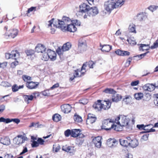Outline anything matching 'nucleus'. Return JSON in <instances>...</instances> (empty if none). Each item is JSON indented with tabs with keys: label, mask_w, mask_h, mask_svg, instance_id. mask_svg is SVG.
Returning <instances> with one entry per match:
<instances>
[{
	"label": "nucleus",
	"mask_w": 158,
	"mask_h": 158,
	"mask_svg": "<svg viewBox=\"0 0 158 158\" xmlns=\"http://www.w3.org/2000/svg\"><path fill=\"white\" fill-rule=\"evenodd\" d=\"M72 22L71 19L69 17L64 16L61 20H57L53 23L54 27L61 29L63 31H67L74 32L77 30L75 25L70 23Z\"/></svg>",
	"instance_id": "f257e3e1"
},
{
	"label": "nucleus",
	"mask_w": 158,
	"mask_h": 158,
	"mask_svg": "<svg viewBox=\"0 0 158 158\" xmlns=\"http://www.w3.org/2000/svg\"><path fill=\"white\" fill-rule=\"evenodd\" d=\"M125 1L123 0H108L105 2L104 4L105 9L107 11L110 12L114 9L121 7Z\"/></svg>",
	"instance_id": "f03ea898"
},
{
	"label": "nucleus",
	"mask_w": 158,
	"mask_h": 158,
	"mask_svg": "<svg viewBox=\"0 0 158 158\" xmlns=\"http://www.w3.org/2000/svg\"><path fill=\"white\" fill-rule=\"evenodd\" d=\"M113 121L111 119H107L104 120L103 121L102 126V129L107 131L113 128L115 131H120L122 128H120V127H119L118 126L113 124Z\"/></svg>",
	"instance_id": "7ed1b4c3"
},
{
	"label": "nucleus",
	"mask_w": 158,
	"mask_h": 158,
	"mask_svg": "<svg viewBox=\"0 0 158 158\" xmlns=\"http://www.w3.org/2000/svg\"><path fill=\"white\" fill-rule=\"evenodd\" d=\"M129 119L124 115H121L115 118V122L118 125L122 127H126L128 128Z\"/></svg>",
	"instance_id": "20e7f679"
},
{
	"label": "nucleus",
	"mask_w": 158,
	"mask_h": 158,
	"mask_svg": "<svg viewBox=\"0 0 158 158\" xmlns=\"http://www.w3.org/2000/svg\"><path fill=\"white\" fill-rule=\"evenodd\" d=\"M99 13V11L97 8L96 7H89V9L88 10L87 14H85L84 16L85 19L87 18V16L94 17L97 15Z\"/></svg>",
	"instance_id": "39448f33"
},
{
	"label": "nucleus",
	"mask_w": 158,
	"mask_h": 158,
	"mask_svg": "<svg viewBox=\"0 0 158 158\" xmlns=\"http://www.w3.org/2000/svg\"><path fill=\"white\" fill-rule=\"evenodd\" d=\"M27 139H28L25 135H18L13 139V142L15 144L19 145L24 143Z\"/></svg>",
	"instance_id": "423d86ee"
},
{
	"label": "nucleus",
	"mask_w": 158,
	"mask_h": 158,
	"mask_svg": "<svg viewBox=\"0 0 158 158\" xmlns=\"http://www.w3.org/2000/svg\"><path fill=\"white\" fill-rule=\"evenodd\" d=\"M20 54L17 50L13 51L11 53H7L6 54V58L7 59L12 58L16 60L17 58L19 56Z\"/></svg>",
	"instance_id": "0eeeda50"
},
{
	"label": "nucleus",
	"mask_w": 158,
	"mask_h": 158,
	"mask_svg": "<svg viewBox=\"0 0 158 158\" xmlns=\"http://www.w3.org/2000/svg\"><path fill=\"white\" fill-rule=\"evenodd\" d=\"M35 51L38 53H43L46 52V48L45 47L41 44H38L35 48Z\"/></svg>",
	"instance_id": "6e6552de"
},
{
	"label": "nucleus",
	"mask_w": 158,
	"mask_h": 158,
	"mask_svg": "<svg viewBox=\"0 0 158 158\" xmlns=\"http://www.w3.org/2000/svg\"><path fill=\"white\" fill-rule=\"evenodd\" d=\"M156 84H147L143 87V88L144 90L152 92L156 88Z\"/></svg>",
	"instance_id": "1a4fd4ad"
},
{
	"label": "nucleus",
	"mask_w": 158,
	"mask_h": 158,
	"mask_svg": "<svg viewBox=\"0 0 158 158\" xmlns=\"http://www.w3.org/2000/svg\"><path fill=\"white\" fill-rule=\"evenodd\" d=\"M79 12L82 13H84L87 14L88 10L89 9L90 6L86 3H83L80 5Z\"/></svg>",
	"instance_id": "9d476101"
},
{
	"label": "nucleus",
	"mask_w": 158,
	"mask_h": 158,
	"mask_svg": "<svg viewBox=\"0 0 158 158\" xmlns=\"http://www.w3.org/2000/svg\"><path fill=\"white\" fill-rule=\"evenodd\" d=\"M102 138L101 137L98 136L94 138L93 139V142L94 143L95 146L98 148H100L101 146L102 142L101 140Z\"/></svg>",
	"instance_id": "9b49d317"
},
{
	"label": "nucleus",
	"mask_w": 158,
	"mask_h": 158,
	"mask_svg": "<svg viewBox=\"0 0 158 158\" xmlns=\"http://www.w3.org/2000/svg\"><path fill=\"white\" fill-rule=\"evenodd\" d=\"M61 110L64 113H69L71 110L72 107L69 104H65L61 106Z\"/></svg>",
	"instance_id": "f8f14e48"
},
{
	"label": "nucleus",
	"mask_w": 158,
	"mask_h": 158,
	"mask_svg": "<svg viewBox=\"0 0 158 158\" xmlns=\"http://www.w3.org/2000/svg\"><path fill=\"white\" fill-rule=\"evenodd\" d=\"M38 84L39 83L37 82L27 81L26 85L28 89H33L36 88Z\"/></svg>",
	"instance_id": "ddd939ff"
},
{
	"label": "nucleus",
	"mask_w": 158,
	"mask_h": 158,
	"mask_svg": "<svg viewBox=\"0 0 158 158\" xmlns=\"http://www.w3.org/2000/svg\"><path fill=\"white\" fill-rule=\"evenodd\" d=\"M101 101V100H98L93 105V107L96 110L99 111L102 109L103 107Z\"/></svg>",
	"instance_id": "4468645a"
},
{
	"label": "nucleus",
	"mask_w": 158,
	"mask_h": 158,
	"mask_svg": "<svg viewBox=\"0 0 158 158\" xmlns=\"http://www.w3.org/2000/svg\"><path fill=\"white\" fill-rule=\"evenodd\" d=\"M47 52L49 58L51 60L53 61L56 59V52L50 49L47 50Z\"/></svg>",
	"instance_id": "2eb2a0df"
},
{
	"label": "nucleus",
	"mask_w": 158,
	"mask_h": 158,
	"mask_svg": "<svg viewBox=\"0 0 158 158\" xmlns=\"http://www.w3.org/2000/svg\"><path fill=\"white\" fill-rule=\"evenodd\" d=\"M0 142L4 145H8L10 143V139L7 137H4L0 139Z\"/></svg>",
	"instance_id": "dca6fc26"
},
{
	"label": "nucleus",
	"mask_w": 158,
	"mask_h": 158,
	"mask_svg": "<svg viewBox=\"0 0 158 158\" xmlns=\"http://www.w3.org/2000/svg\"><path fill=\"white\" fill-rule=\"evenodd\" d=\"M97 119V118L95 115L91 114H89L87 116V120L91 123H94Z\"/></svg>",
	"instance_id": "f3484780"
},
{
	"label": "nucleus",
	"mask_w": 158,
	"mask_h": 158,
	"mask_svg": "<svg viewBox=\"0 0 158 158\" xmlns=\"http://www.w3.org/2000/svg\"><path fill=\"white\" fill-rule=\"evenodd\" d=\"M10 31V34L8 33H6V34L9 37L13 38H14L17 35L18 33V31L16 29H14Z\"/></svg>",
	"instance_id": "a211bd4d"
},
{
	"label": "nucleus",
	"mask_w": 158,
	"mask_h": 158,
	"mask_svg": "<svg viewBox=\"0 0 158 158\" xmlns=\"http://www.w3.org/2000/svg\"><path fill=\"white\" fill-rule=\"evenodd\" d=\"M102 109L104 110H107L110 107L111 103L109 101H105L104 103L102 104Z\"/></svg>",
	"instance_id": "6ab92c4d"
},
{
	"label": "nucleus",
	"mask_w": 158,
	"mask_h": 158,
	"mask_svg": "<svg viewBox=\"0 0 158 158\" xmlns=\"http://www.w3.org/2000/svg\"><path fill=\"white\" fill-rule=\"evenodd\" d=\"M113 94L112 100L113 102H117L121 100L122 97L120 94Z\"/></svg>",
	"instance_id": "aec40b11"
},
{
	"label": "nucleus",
	"mask_w": 158,
	"mask_h": 158,
	"mask_svg": "<svg viewBox=\"0 0 158 158\" xmlns=\"http://www.w3.org/2000/svg\"><path fill=\"white\" fill-rule=\"evenodd\" d=\"M80 129H73L72 130V137H77L80 135Z\"/></svg>",
	"instance_id": "412c9836"
},
{
	"label": "nucleus",
	"mask_w": 158,
	"mask_h": 158,
	"mask_svg": "<svg viewBox=\"0 0 158 158\" xmlns=\"http://www.w3.org/2000/svg\"><path fill=\"white\" fill-rule=\"evenodd\" d=\"M102 46L101 50L103 52H108L111 49L112 46L109 45H104Z\"/></svg>",
	"instance_id": "4be33fe9"
},
{
	"label": "nucleus",
	"mask_w": 158,
	"mask_h": 158,
	"mask_svg": "<svg viewBox=\"0 0 158 158\" xmlns=\"http://www.w3.org/2000/svg\"><path fill=\"white\" fill-rule=\"evenodd\" d=\"M86 44L85 42H79L78 48L79 49L83 51L86 50Z\"/></svg>",
	"instance_id": "5701e85b"
},
{
	"label": "nucleus",
	"mask_w": 158,
	"mask_h": 158,
	"mask_svg": "<svg viewBox=\"0 0 158 158\" xmlns=\"http://www.w3.org/2000/svg\"><path fill=\"white\" fill-rule=\"evenodd\" d=\"M140 45L139 49L140 51L144 52L145 50H148L149 49V44H141Z\"/></svg>",
	"instance_id": "b1692460"
},
{
	"label": "nucleus",
	"mask_w": 158,
	"mask_h": 158,
	"mask_svg": "<svg viewBox=\"0 0 158 158\" xmlns=\"http://www.w3.org/2000/svg\"><path fill=\"white\" fill-rule=\"evenodd\" d=\"M138 144L137 140L135 139L131 140L130 142H129V145L133 148L136 147L138 145Z\"/></svg>",
	"instance_id": "393cba45"
},
{
	"label": "nucleus",
	"mask_w": 158,
	"mask_h": 158,
	"mask_svg": "<svg viewBox=\"0 0 158 158\" xmlns=\"http://www.w3.org/2000/svg\"><path fill=\"white\" fill-rule=\"evenodd\" d=\"M137 17L138 20L141 21L147 18V16L145 15L144 13L142 12L138 14L137 15Z\"/></svg>",
	"instance_id": "a878e982"
},
{
	"label": "nucleus",
	"mask_w": 158,
	"mask_h": 158,
	"mask_svg": "<svg viewBox=\"0 0 158 158\" xmlns=\"http://www.w3.org/2000/svg\"><path fill=\"white\" fill-rule=\"evenodd\" d=\"M71 44L69 42H67V43L64 44L62 47V50L64 51H67L69 50L71 48Z\"/></svg>",
	"instance_id": "bb28decb"
},
{
	"label": "nucleus",
	"mask_w": 158,
	"mask_h": 158,
	"mask_svg": "<svg viewBox=\"0 0 158 158\" xmlns=\"http://www.w3.org/2000/svg\"><path fill=\"white\" fill-rule=\"evenodd\" d=\"M23 97L24 99V101L27 104L29 103V100L31 101L33 98V96L32 95H24Z\"/></svg>",
	"instance_id": "cd10ccee"
},
{
	"label": "nucleus",
	"mask_w": 158,
	"mask_h": 158,
	"mask_svg": "<svg viewBox=\"0 0 158 158\" xmlns=\"http://www.w3.org/2000/svg\"><path fill=\"white\" fill-rule=\"evenodd\" d=\"M134 96L136 99L139 100L143 98V94L141 92L135 94Z\"/></svg>",
	"instance_id": "c85d7f7f"
},
{
	"label": "nucleus",
	"mask_w": 158,
	"mask_h": 158,
	"mask_svg": "<svg viewBox=\"0 0 158 158\" xmlns=\"http://www.w3.org/2000/svg\"><path fill=\"white\" fill-rule=\"evenodd\" d=\"M103 92L106 94H114L116 93V92L114 89L111 88H107Z\"/></svg>",
	"instance_id": "c756f323"
},
{
	"label": "nucleus",
	"mask_w": 158,
	"mask_h": 158,
	"mask_svg": "<svg viewBox=\"0 0 158 158\" xmlns=\"http://www.w3.org/2000/svg\"><path fill=\"white\" fill-rule=\"evenodd\" d=\"M128 30L130 32H133L135 33H136L135 26L134 24H132L130 25L129 27Z\"/></svg>",
	"instance_id": "7c9ffc66"
},
{
	"label": "nucleus",
	"mask_w": 158,
	"mask_h": 158,
	"mask_svg": "<svg viewBox=\"0 0 158 158\" xmlns=\"http://www.w3.org/2000/svg\"><path fill=\"white\" fill-rule=\"evenodd\" d=\"M119 142L120 144L124 147H127L129 144V142L126 140L120 139Z\"/></svg>",
	"instance_id": "2f4dec72"
},
{
	"label": "nucleus",
	"mask_w": 158,
	"mask_h": 158,
	"mask_svg": "<svg viewBox=\"0 0 158 158\" xmlns=\"http://www.w3.org/2000/svg\"><path fill=\"white\" fill-rule=\"evenodd\" d=\"M52 118L54 121L57 122L60 120V116L58 114H56L52 116Z\"/></svg>",
	"instance_id": "473e14b6"
},
{
	"label": "nucleus",
	"mask_w": 158,
	"mask_h": 158,
	"mask_svg": "<svg viewBox=\"0 0 158 158\" xmlns=\"http://www.w3.org/2000/svg\"><path fill=\"white\" fill-rule=\"evenodd\" d=\"M43 53L44 54L42 55V59L44 61L48 60L49 58L48 52H44Z\"/></svg>",
	"instance_id": "72a5a7b5"
},
{
	"label": "nucleus",
	"mask_w": 158,
	"mask_h": 158,
	"mask_svg": "<svg viewBox=\"0 0 158 158\" xmlns=\"http://www.w3.org/2000/svg\"><path fill=\"white\" fill-rule=\"evenodd\" d=\"M63 150L67 152H69L70 153H73L74 152L73 148L69 146L67 147L65 149L63 148Z\"/></svg>",
	"instance_id": "f704fd0d"
},
{
	"label": "nucleus",
	"mask_w": 158,
	"mask_h": 158,
	"mask_svg": "<svg viewBox=\"0 0 158 158\" xmlns=\"http://www.w3.org/2000/svg\"><path fill=\"white\" fill-rule=\"evenodd\" d=\"M127 41L131 45H135L136 44V42L133 37H131L127 39Z\"/></svg>",
	"instance_id": "c9c22d12"
},
{
	"label": "nucleus",
	"mask_w": 158,
	"mask_h": 158,
	"mask_svg": "<svg viewBox=\"0 0 158 158\" xmlns=\"http://www.w3.org/2000/svg\"><path fill=\"white\" fill-rule=\"evenodd\" d=\"M74 119L75 121L77 122H81L82 121L81 117L78 115H74Z\"/></svg>",
	"instance_id": "e433bc0d"
},
{
	"label": "nucleus",
	"mask_w": 158,
	"mask_h": 158,
	"mask_svg": "<svg viewBox=\"0 0 158 158\" xmlns=\"http://www.w3.org/2000/svg\"><path fill=\"white\" fill-rule=\"evenodd\" d=\"M25 52L27 56H31L34 54L35 51L33 50H27L25 51Z\"/></svg>",
	"instance_id": "4c0bfd02"
},
{
	"label": "nucleus",
	"mask_w": 158,
	"mask_h": 158,
	"mask_svg": "<svg viewBox=\"0 0 158 158\" xmlns=\"http://www.w3.org/2000/svg\"><path fill=\"white\" fill-rule=\"evenodd\" d=\"M1 85L5 87H10L11 86V84L6 81H2L1 83Z\"/></svg>",
	"instance_id": "58836bf2"
},
{
	"label": "nucleus",
	"mask_w": 158,
	"mask_h": 158,
	"mask_svg": "<svg viewBox=\"0 0 158 158\" xmlns=\"http://www.w3.org/2000/svg\"><path fill=\"white\" fill-rule=\"evenodd\" d=\"M36 7H33L32 6L30 7V8H29L28 9L27 12V13L26 14L27 15V16H28V14L30 13L31 12H32L33 11H35L36 10Z\"/></svg>",
	"instance_id": "ea45409f"
},
{
	"label": "nucleus",
	"mask_w": 158,
	"mask_h": 158,
	"mask_svg": "<svg viewBox=\"0 0 158 158\" xmlns=\"http://www.w3.org/2000/svg\"><path fill=\"white\" fill-rule=\"evenodd\" d=\"M152 126V125H148L146 126H145L144 127V128H143V130H144L146 131H143L141 132V133H148V131L150 129V127Z\"/></svg>",
	"instance_id": "a19ab883"
},
{
	"label": "nucleus",
	"mask_w": 158,
	"mask_h": 158,
	"mask_svg": "<svg viewBox=\"0 0 158 158\" xmlns=\"http://www.w3.org/2000/svg\"><path fill=\"white\" fill-rule=\"evenodd\" d=\"M64 135L66 137H68L70 135L72 136V130L68 129L64 131Z\"/></svg>",
	"instance_id": "79ce46f5"
},
{
	"label": "nucleus",
	"mask_w": 158,
	"mask_h": 158,
	"mask_svg": "<svg viewBox=\"0 0 158 158\" xmlns=\"http://www.w3.org/2000/svg\"><path fill=\"white\" fill-rule=\"evenodd\" d=\"M9 118H5L3 117L0 118V122H3L6 123H9Z\"/></svg>",
	"instance_id": "37998d69"
},
{
	"label": "nucleus",
	"mask_w": 158,
	"mask_h": 158,
	"mask_svg": "<svg viewBox=\"0 0 158 158\" xmlns=\"http://www.w3.org/2000/svg\"><path fill=\"white\" fill-rule=\"evenodd\" d=\"M12 122H13L14 123L18 124L20 122V120L18 118H9V123Z\"/></svg>",
	"instance_id": "c03bdc74"
},
{
	"label": "nucleus",
	"mask_w": 158,
	"mask_h": 158,
	"mask_svg": "<svg viewBox=\"0 0 158 158\" xmlns=\"http://www.w3.org/2000/svg\"><path fill=\"white\" fill-rule=\"evenodd\" d=\"M158 8V6H151L148 7V9L151 11L153 12L154 11L156 10Z\"/></svg>",
	"instance_id": "a18cd8bd"
},
{
	"label": "nucleus",
	"mask_w": 158,
	"mask_h": 158,
	"mask_svg": "<svg viewBox=\"0 0 158 158\" xmlns=\"http://www.w3.org/2000/svg\"><path fill=\"white\" fill-rule=\"evenodd\" d=\"M23 78L25 81H27L28 80H31V77L26 75H23Z\"/></svg>",
	"instance_id": "49530a36"
},
{
	"label": "nucleus",
	"mask_w": 158,
	"mask_h": 158,
	"mask_svg": "<svg viewBox=\"0 0 158 158\" xmlns=\"http://www.w3.org/2000/svg\"><path fill=\"white\" fill-rule=\"evenodd\" d=\"M158 47V40L157 39L156 40V42L153 44V45L151 46L150 48L152 49H153L156 48Z\"/></svg>",
	"instance_id": "de8ad7c7"
},
{
	"label": "nucleus",
	"mask_w": 158,
	"mask_h": 158,
	"mask_svg": "<svg viewBox=\"0 0 158 158\" xmlns=\"http://www.w3.org/2000/svg\"><path fill=\"white\" fill-rule=\"evenodd\" d=\"M148 52H149L148 51L147 52H145L144 53L140 55H138L136 56H135V57H138L139 58V59H142L143 58Z\"/></svg>",
	"instance_id": "09e8293b"
},
{
	"label": "nucleus",
	"mask_w": 158,
	"mask_h": 158,
	"mask_svg": "<svg viewBox=\"0 0 158 158\" xmlns=\"http://www.w3.org/2000/svg\"><path fill=\"white\" fill-rule=\"evenodd\" d=\"M56 52L57 54L60 55H62L63 53V52H64L62 50V48L61 49L60 47H59L56 50Z\"/></svg>",
	"instance_id": "8fccbe9b"
},
{
	"label": "nucleus",
	"mask_w": 158,
	"mask_h": 158,
	"mask_svg": "<svg viewBox=\"0 0 158 158\" xmlns=\"http://www.w3.org/2000/svg\"><path fill=\"white\" fill-rule=\"evenodd\" d=\"M72 23L74 25L77 26H80L81 25L80 22L77 20L76 19L75 20H73V21H72Z\"/></svg>",
	"instance_id": "3c124183"
},
{
	"label": "nucleus",
	"mask_w": 158,
	"mask_h": 158,
	"mask_svg": "<svg viewBox=\"0 0 158 158\" xmlns=\"http://www.w3.org/2000/svg\"><path fill=\"white\" fill-rule=\"evenodd\" d=\"M88 102V100L86 99H83L81 100H80L79 102L83 105L86 104Z\"/></svg>",
	"instance_id": "603ef678"
},
{
	"label": "nucleus",
	"mask_w": 158,
	"mask_h": 158,
	"mask_svg": "<svg viewBox=\"0 0 158 158\" xmlns=\"http://www.w3.org/2000/svg\"><path fill=\"white\" fill-rule=\"evenodd\" d=\"M39 144L38 142L34 141L31 144V146L33 148L39 146Z\"/></svg>",
	"instance_id": "864d4df0"
},
{
	"label": "nucleus",
	"mask_w": 158,
	"mask_h": 158,
	"mask_svg": "<svg viewBox=\"0 0 158 158\" xmlns=\"http://www.w3.org/2000/svg\"><path fill=\"white\" fill-rule=\"evenodd\" d=\"M115 52L117 55H118L123 56V50L120 49H118L115 51Z\"/></svg>",
	"instance_id": "5fc2aeb1"
},
{
	"label": "nucleus",
	"mask_w": 158,
	"mask_h": 158,
	"mask_svg": "<svg viewBox=\"0 0 158 158\" xmlns=\"http://www.w3.org/2000/svg\"><path fill=\"white\" fill-rule=\"evenodd\" d=\"M19 89L18 86L16 85H14L12 87V90L13 92H15L17 91Z\"/></svg>",
	"instance_id": "6e6d98bb"
},
{
	"label": "nucleus",
	"mask_w": 158,
	"mask_h": 158,
	"mask_svg": "<svg viewBox=\"0 0 158 158\" xmlns=\"http://www.w3.org/2000/svg\"><path fill=\"white\" fill-rule=\"evenodd\" d=\"M95 64V63L92 61H89L88 64V66L91 68H93V65Z\"/></svg>",
	"instance_id": "4d7b16f0"
},
{
	"label": "nucleus",
	"mask_w": 158,
	"mask_h": 158,
	"mask_svg": "<svg viewBox=\"0 0 158 158\" xmlns=\"http://www.w3.org/2000/svg\"><path fill=\"white\" fill-rule=\"evenodd\" d=\"M39 126V123H31L29 127H38Z\"/></svg>",
	"instance_id": "13d9d810"
},
{
	"label": "nucleus",
	"mask_w": 158,
	"mask_h": 158,
	"mask_svg": "<svg viewBox=\"0 0 158 158\" xmlns=\"http://www.w3.org/2000/svg\"><path fill=\"white\" fill-rule=\"evenodd\" d=\"M37 141L38 143H39V144H40V145L44 144V140L41 138H39Z\"/></svg>",
	"instance_id": "bf43d9fd"
},
{
	"label": "nucleus",
	"mask_w": 158,
	"mask_h": 158,
	"mask_svg": "<svg viewBox=\"0 0 158 158\" xmlns=\"http://www.w3.org/2000/svg\"><path fill=\"white\" fill-rule=\"evenodd\" d=\"M43 95L44 96H48L50 95L49 91L47 90H45L42 92Z\"/></svg>",
	"instance_id": "052dcab7"
},
{
	"label": "nucleus",
	"mask_w": 158,
	"mask_h": 158,
	"mask_svg": "<svg viewBox=\"0 0 158 158\" xmlns=\"http://www.w3.org/2000/svg\"><path fill=\"white\" fill-rule=\"evenodd\" d=\"M79 69H77L76 70H75V73L74 74V77H79L80 76L78 74V72ZM81 75L80 76H81Z\"/></svg>",
	"instance_id": "680f3d73"
},
{
	"label": "nucleus",
	"mask_w": 158,
	"mask_h": 158,
	"mask_svg": "<svg viewBox=\"0 0 158 158\" xmlns=\"http://www.w3.org/2000/svg\"><path fill=\"white\" fill-rule=\"evenodd\" d=\"M23 148L22 152L20 153V155H22L27 152L28 150L27 147H24Z\"/></svg>",
	"instance_id": "e2e57ef3"
},
{
	"label": "nucleus",
	"mask_w": 158,
	"mask_h": 158,
	"mask_svg": "<svg viewBox=\"0 0 158 158\" xmlns=\"http://www.w3.org/2000/svg\"><path fill=\"white\" fill-rule=\"evenodd\" d=\"M139 83V81H136L132 82L131 83V85L132 86H134L137 85Z\"/></svg>",
	"instance_id": "0e129e2a"
},
{
	"label": "nucleus",
	"mask_w": 158,
	"mask_h": 158,
	"mask_svg": "<svg viewBox=\"0 0 158 158\" xmlns=\"http://www.w3.org/2000/svg\"><path fill=\"white\" fill-rule=\"evenodd\" d=\"M7 65V63L6 62H3L0 63V67L4 68L6 67Z\"/></svg>",
	"instance_id": "69168bd1"
},
{
	"label": "nucleus",
	"mask_w": 158,
	"mask_h": 158,
	"mask_svg": "<svg viewBox=\"0 0 158 158\" xmlns=\"http://www.w3.org/2000/svg\"><path fill=\"white\" fill-rule=\"evenodd\" d=\"M123 56H129L130 53L129 52L127 51H123Z\"/></svg>",
	"instance_id": "338daca9"
},
{
	"label": "nucleus",
	"mask_w": 158,
	"mask_h": 158,
	"mask_svg": "<svg viewBox=\"0 0 158 158\" xmlns=\"http://www.w3.org/2000/svg\"><path fill=\"white\" fill-rule=\"evenodd\" d=\"M148 134H145L143 135L142 137V139L144 140H147L148 139Z\"/></svg>",
	"instance_id": "774afa93"
}]
</instances>
